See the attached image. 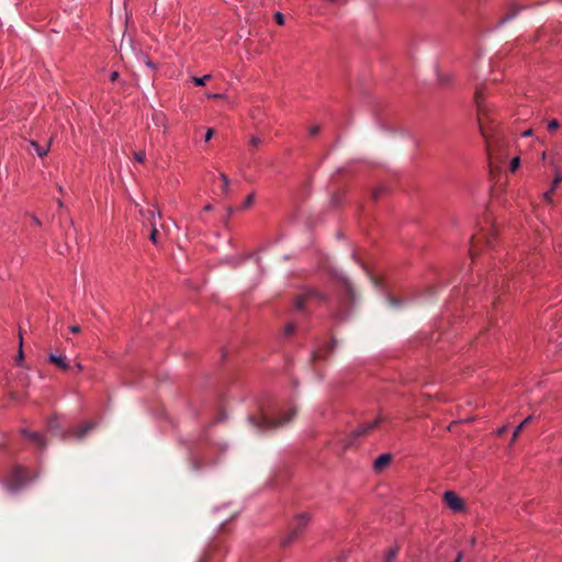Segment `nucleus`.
<instances>
[{
  "label": "nucleus",
  "mask_w": 562,
  "mask_h": 562,
  "mask_svg": "<svg viewBox=\"0 0 562 562\" xmlns=\"http://www.w3.org/2000/svg\"><path fill=\"white\" fill-rule=\"evenodd\" d=\"M295 413L296 411L292 408L284 418L274 420L262 414L260 417L249 416L248 420L257 431H266L289 423Z\"/></svg>",
  "instance_id": "nucleus-1"
},
{
  "label": "nucleus",
  "mask_w": 562,
  "mask_h": 562,
  "mask_svg": "<svg viewBox=\"0 0 562 562\" xmlns=\"http://www.w3.org/2000/svg\"><path fill=\"white\" fill-rule=\"evenodd\" d=\"M326 300V295L317 289L308 288L305 289L302 294L296 299L295 307L302 311L306 305L311 303H321Z\"/></svg>",
  "instance_id": "nucleus-2"
},
{
  "label": "nucleus",
  "mask_w": 562,
  "mask_h": 562,
  "mask_svg": "<svg viewBox=\"0 0 562 562\" xmlns=\"http://www.w3.org/2000/svg\"><path fill=\"white\" fill-rule=\"evenodd\" d=\"M483 94H484V87L483 86L477 87L475 89V94H474L475 104H476V108H477V120H479V124H480L481 134L484 137H486L485 131H484V126H483V120H484V116H485V108H484V103H483Z\"/></svg>",
  "instance_id": "nucleus-3"
},
{
  "label": "nucleus",
  "mask_w": 562,
  "mask_h": 562,
  "mask_svg": "<svg viewBox=\"0 0 562 562\" xmlns=\"http://www.w3.org/2000/svg\"><path fill=\"white\" fill-rule=\"evenodd\" d=\"M310 521V515L306 513H302L296 516L293 530L291 531L289 538L284 540V544L290 543L294 538L299 536V533L307 526Z\"/></svg>",
  "instance_id": "nucleus-4"
},
{
  "label": "nucleus",
  "mask_w": 562,
  "mask_h": 562,
  "mask_svg": "<svg viewBox=\"0 0 562 562\" xmlns=\"http://www.w3.org/2000/svg\"><path fill=\"white\" fill-rule=\"evenodd\" d=\"M310 521V515L306 513H302L296 516L293 530L291 531L289 538L284 540V544L290 543L294 538L299 536V533L307 526Z\"/></svg>",
  "instance_id": "nucleus-5"
},
{
  "label": "nucleus",
  "mask_w": 562,
  "mask_h": 562,
  "mask_svg": "<svg viewBox=\"0 0 562 562\" xmlns=\"http://www.w3.org/2000/svg\"><path fill=\"white\" fill-rule=\"evenodd\" d=\"M25 483V474L22 468H16L13 473V480L5 483V488L10 493H15Z\"/></svg>",
  "instance_id": "nucleus-6"
},
{
  "label": "nucleus",
  "mask_w": 562,
  "mask_h": 562,
  "mask_svg": "<svg viewBox=\"0 0 562 562\" xmlns=\"http://www.w3.org/2000/svg\"><path fill=\"white\" fill-rule=\"evenodd\" d=\"M443 499L449 508L453 512H461L464 507L463 501L453 491H446Z\"/></svg>",
  "instance_id": "nucleus-7"
},
{
  "label": "nucleus",
  "mask_w": 562,
  "mask_h": 562,
  "mask_svg": "<svg viewBox=\"0 0 562 562\" xmlns=\"http://www.w3.org/2000/svg\"><path fill=\"white\" fill-rule=\"evenodd\" d=\"M524 9V7L519 5L518 3H516L515 1H512L509 2L508 7H507V12L505 13V15L501 19L499 23L501 24H504L510 20H513L514 18H516L519 12Z\"/></svg>",
  "instance_id": "nucleus-8"
},
{
  "label": "nucleus",
  "mask_w": 562,
  "mask_h": 562,
  "mask_svg": "<svg viewBox=\"0 0 562 562\" xmlns=\"http://www.w3.org/2000/svg\"><path fill=\"white\" fill-rule=\"evenodd\" d=\"M383 422V418L381 416L376 417L375 419H373L372 422L370 423H366V424H362L360 425L355 431L353 434L356 436H361V435H364L367 432H369L370 430L376 428L381 423Z\"/></svg>",
  "instance_id": "nucleus-9"
},
{
  "label": "nucleus",
  "mask_w": 562,
  "mask_h": 562,
  "mask_svg": "<svg viewBox=\"0 0 562 562\" xmlns=\"http://www.w3.org/2000/svg\"><path fill=\"white\" fill-rule=\"evenodd\" d=\"M48 361L54 363L58 369L66 371L70 368L69 361L66 356L50 353L48 356Z\"/></svg>",
  "instance_id": "nucleus-10"
},
{
  "label": "nucleus",
  "mask_w": 562,
  "mask_h": 562,
  "mask_svg": "<svg viewBox=\"0 0 562 562\" xmlns=\"http://www.w3.org/2000/svg\"><path fill=\"white\" fill-rule=\"evenodd\" d=\"M29 145L41 158L47 156L49 153L50 142L47 145L42 146L36 140L30 139Z\"/></svg>",
  "instance_id": "nucleus-11"
},
{
  "label": "nucleus",
  "mask_w": 562,
  "mask_h": 562,
  "mask_svg": "<svg viewBox=\"0 0 562 562\" xmlns=\"http://www.w3.org/2000/svg\"><path fill=\"white\" fill-rule=\"evenodd\" d=\"M139 213L144 222L148 223L150 226H153V223H156L157 217L161 216L160 212L156 210H140Z\"/></svg>",
  "instance_id": "nucleus-12"
},
{
  "label": "nucleus",
  "mask_w": 562,
  "mask_h": 562,
  "mask_svg": "<svg viewBox=\"0 0 562 562\" xmlns=\"http://www.w3.org/2000/svg\"><path fill=\"white\" fill-rule=\"evenodd\" d=\"M153 121L157 126H160L164 128V133L168 130V120L165 113L162 112H155L153 114Z\"/></svg>",
  "instance_id": "nucleus-13"
},
{
  "label": "nucleus",
  "mask_w": 562,
  "mask_h": 562,
  "mask_svg": "<svg viewBox=\"0 0 562 562\" xmlns=\"http://www.w3.org/2000/svg\"><path fill=\"white\" fill-rule=\"evenodd\" d=\"M23 435L26 436L27 438H30L32 441H34L35 443H37L41 448H44L46 442H45V439H44V436L40 432H30L27 430H22Z\"/></svg>",
  "instance_id": "nucleus-14"
},
{
  "label": "nucleus",
  "mask_w": 562,
  "mask_h": 562,
  "mask_svg": "<svg viewBox=\"0 0 562 562\" xmlns=\"http://www.w3.org/2000/svg\"><path fill=\"white\" fill-rule=\"evenodd\" d=\"M220 179L222 181V186H221V195L226 199L229 194V189H231V180L224 173L222 172L220 175Z\"/></svg>",
  "instance_id": "nucleus-15"
},
{
  "label": "nucleus",
  "mask_w": 562,
  "mask_h": 562,
  "mask_svg": "<svg viewBox=\"0 0 562 562\" xmlns=\"http://www.w3.org/2000/svg\"><path fill=\"white\" fill-rule=\"evenodd\" d=\"M390 461H391V456L387 453H383L375 459L373 467L375 470H381L385 465H387L390 463Z\"/></svg>",
  "instance_id": "nucleus-16"
},
{
  "label": "nucleus",
  "mask_w": 562,
  "mask_h": 562,
  "mask_svg": "<svg viewBox=\"0 0 562 562\" xmlns=\"http://www.w3.org/2000/svg\"><path fill=\"white\" fill-rule=\"evenodd\" d=\"M93 428V424L91 423H86L83 424L81 427H78L74 430L72 435L78 438V439H81L86 436V434L91 430Z\"/></svg>",
  "instance_id": "nucleus-17"
},
{
  "label": "nucleus",
  "mask_w": 562,
  "mask_h": 562,
  "mask_svg": "<svg viewBox=\"0 0 562 562\" xmlns=\"http://www.w3.org/2000/svg\"><path fill=\"white\" fill-rule=\"evenodd\" d=\"M531 419H532V416H530V415H529V416H527V417H526V418H525V419H524V420H522V422H521V423H520V424L515 428V430H514V432H513V437H512V442H514V441L518 438V436H519L520 431H521V430H524V427H525L526 425H528V424L531 422Z\"/></svg>",
  "instance_id": "nucleus-18"
},
{
  "label": "nucleus",
  "mask_w": 562,
  "mask_h": 562,
  "mask_svg": "<svg viewBox=\"0 0 562 562\" xmlns=\"http://www.w3.org/2000/svg\"><path fill=\"white\" fill-rule=\"evenodd\" d=\"M157 237H158L157 225H156V223H153L151 231H150V234H149V239L155 245L158 243Z\"/></svg>",
  "instance_id": "nucleus-19"
},
{
  "label": "nucleus",
  "mask_w": 562,
  "mask_h": 562,
  "mask_svg": "<svg viewBox=\"0 0 562 562\" xmlns=\"http://www.w3.org/2000/svg\"><path fill=\"white\" fill-rule=\"evenodd\" d=\"M209 79H211V75H204L203 77H192V81L196 86H204Z\"/></svg>",
  "instance_id": "nucleus-20"
},
{
  "label": "nucleus",
  "mask_w": 562,
  "mask_h": 562,
  "mask_svg": "<svg viewBox=\"0 0 562 562\" xmlns=\"http://www.w3.org/2000/svg\"><path fill=\"white\" fill-rule=\"evenodd\" d=\"M560 182H562V172L555 171L554 179L551 184V191H554Z\"/></svg>",
  "instance_id": "nucleus-21"
},
{
  "label": "nucleus",
  "mask_w": 562,
  "mask_h": 562,
  "mask_svg": "<svg viewBox=\"0 0 562 562\" xmlns=\"http://www.w3.org/2000/svg\"><path fill=\"white\" fill-rule=\"evenodd\" d=\"M344 285H345L346 293L348 294L350 300L353 301L355 300V293H353V289H352L351 284L347 280H345L344 281Z\"/></svg>",
  "instance_id": "nucleus-22"
},
{
  "label": "nucleus",
  "mask_w": 562,
  "mask_h": 562,
  "mask_svg": "<svg viewBox=\"0 0 562 562\" xmlns=\"http://www.w3.org/2000/svg\"><path fill=\"white\" fill-rule=\"evenodd\" d=\"M22 344H23V339H22V336H20V347H19V352H18V356H16V363L18 364H22L23 359H24Z\"/></svg>",
  "instance_id": "nucleus-23"
},
{
  "label": "nucleus",
  "mask_w": 562,
  "mask_h": 562,
  "mask_svg": "<svg viewBox=\"0 0 562 562\" xmlns=\"http://www.w3.org/2000/svg\"><path fill=\"white\" fill-rule=\"evenodd\" d=\"M396 553V549L389 550L385 554L384 562H393L395 560Z\"/></svg>",
  "instance_id": "nucleus-24"
},
{
  "label": "nucleus",
  "mask_w": 562,
  "mask_h": 562,
  "mask_svg": "<svg viewBox=\"0 0 562 562\" xmlns=\"http://www.w3.org/2000/svg\"><path fill=\"white\" fill-rule=\"evenodd\" d=\"M520 166V159L519 157H515L512 159L510 164H509V169L512 172L516 171Z\"/></svg>",
  "instance_id": "nucleus-25"
},
{
  "label": "nucleus",
  "mask_w": 562,
  "mask_h": 562,
  "mask_svg": "<svg viewBox=\"0 0 562 562\" xmlns=\"http://www.w3.org/2000/svg\"><path fill=\"white\" fill-rule=\"evenodd\" d=\"M145 158H146V154H145V151H144V150H139V151H135V153H134V159H135L137 162H139V164L144 162V161H145Z\"/></svg>",
  "instance_id": "nucleus-26"
},
{
  "label": "nucleus",
  "mask_w": 562,
  "mask_h": 562,
  "mask_svg": "<svg viewBox=\"0 0 562 562\" xmlns=\"http://www.w3.org/2000/svg\"><path fill=\"white\" fill-rule=\"evenodd\" d=\"M559 126H560V123H559V121H558V120H555V119L550 120V121L548 122V130H549L550 132H554V131H557V130L559 128Z\"/></svg>",
  "instance_id": "nucleus-27"
},
{
  "label": "nucleus",
  "mask_w": 562,
  "mask_h": 562,
  "mask_svg": "<svg viewBox=\"0 0 562 562\" xmlns=\"http://www.w3.org/2000/svg\"><path fill=\"white\" fill-rule=\"evenodd\" d=\"M254 200H255V195H254V193L249 194V195L246 198V200H245V202H244V204H243V207H244V209H247V207L251 206V205H252V203H254Z\"/></svg>",
  "instance_id": "nucleus-28"
},
{
  "label": "nucleus",
  "mask_w": 562,
  "mask_h": 562,
  "mask_svg": "<svg viewBox=\"0 0 562 562\" xmlns=\"http://www.w3.org/2000/svg\"><path fill=\"white\" fill-rule=\"evenodd\" d=\"M274 20L279 25L284 24V15L281 12H276Z\"/></svg>",
  "instance_id": "nucleus-29"
},
{
  "label": "nucleus",
  "mask_w": 562,
  "mask_h": 562,
  "mask_svg": "<svg viewBox=\"0 0 562 562\" xmlns=\"http://www.w3.org/2000/svg\"><path fill=\"white\" fill-rule=\"evenodd\" d=\"M249 143L251 146L257 147L261 144V138L258 136H251Z\"/></svg>",
  "instance_id": "nucleus-30"
},
{
  "label": "nucleus",
  "mask_w": 562,
  "mask_h": 562,
  "mask_svg": "<svg viewBox=\"0 0 562 562\" xmlns=\"http://www.w3.org/2000/svg\"><path fill=\"white\" fill-rule=\"evenodd\" d=\"M295 330V326L293 324H288L284 326V334L292 335Z\"/></svg>",
  "instance_id": "nucleus-31"
},
{
  "label": "nucleus",
  "mask_w": 562,
  "mask_h": 562,
  "mask_svg": "<svg viewBox=\"0 0 562 562\" xmlns=\"http://www.w3.org/2000/svg\"><path fill=\"white\" fill-rule=\"evenodd\" d=\"M552 193H553V191H551V188H550L548 191H546V192L543 193V199H544L547 202H551V201H552V199H551Z\"/></svg>",
  "instance_id": "nucleus-32"
},
{
  "label": "nucleus",
  "mask_w": 562,
  "mask_h": 562,
  "mask_svg": "<svg viewBox=\"0 0 562 562\" xmlns=\"http://www.w3.org/2000/svg\"><path fill=\"white\" fill-rule=\"evenodd\" d=\"M213 136V130L209 128L205 133L204 140L209 142Z\"/></svg>",
  "instance_id": "nucleus-33"
},
{
  "label": "nucleus",
  "mask_w": 562,
  "mask_h": 562,
  "mask_svg": "<svg viewBox=\"0 0 562 562\" xmlns=\"http://www.w3.org/2000/svg\"><path fill=\"white\" fill-rule=\"evenodd\" d=\"M69 331L72 333V334H78L80 331V326L72 325V326L69 327Z\"/></svg>",
  "instance_id": "nucleus-34"
},
{
  "label": "nucleus",
  "mask_w": 562,
  "mask_h": 562,
  "mask_svg": "<svg viewBox=\"0 0 562 562\" xmlns=\"http://www.w3.org/2000/svg\"><path fill=\"white\" fill-rule=\"evenodd\" d=\"M318 131H319V127H318V126H313V127H311V130H310V134H311L312 136H315V135L318 133Z\"/></svg>",
  "instance_id": "nucleus-35"
},
{
  "label": "nucleus",
  "mask_w": 562,
  "mask_h": 562,
  "mask_svg": "<svg viewBox=\"0 0 562 562\" xmlns=\"http://www.w3.org/2000/svg\"><path fill=\"white\" fill-rule=\"evenodd\" d=\"M117 78H119V72L117 71H112L111 75H110V80L111 81H115Z\"/></svg>",
  "instance_id": "nucleus-36"
},
{
  "label": "nucleus",
  "mask_w": 562,
  "mask_h": 562,
  "mask_svg": "<svg viewBox=\"0 0 562 562\" xmlns=\"http://www.w3.org/2000/svg\"><path fill=\"white\" fill-rule=\"evenodd\" d=\"M507 430V426H503L501 427L498 430H497V435L498 436H502L503 434H505V431Z\"/></svg>",
  "instance_id": "nucleus-37"
},
{
  "label": "nucleus",
  "mask_w": 562,
  "mask_h": 562,
  "mask_svg": "<svg viewBox=\"0 0 562 562\" xmlns=\"http://www.w3.org/2000/svg\"><path fill=\"white\" fill-rule=\"evenodd\" d=\"M145 64L150 68H155V65L147 57H145Z\"/></svg>",
  "instance_id": "nucleus-38"
},
{
  "label": "nucleus",
  "mask_w": 562,
  "mask_h": 562,
  "mask_svg": "<svg viewBox=\"0 0 562 562\" xmlns=\"http://www.w3.org/2000/svg\"><path fill=\"white\" fill-rule=\"evenodd\" d=\"M75 368H76V370H77L78 372H81V371H82V369H83V367H82V364H81L80 362L76 363V364H75Z\"/></svg>",
  "instance_id": "nucleus-39"
},
{
  "label": "nucleus",
  "mask_w": 562,
  "mask_h": 562,
  "mask_svg": "<svg viewBox=\"0 0 562 562\" xmlns=\"http://www.w3.org/2000/svg\"><path fill=\"white\" fill-rule=\"evenodd\" d=\"M492 239H493V235H488V236H486V244H487L488 246H492Z\"/></svg>",
  "instance_id": "nucleus-40"
},
{
  "label": "nucleus",
  "mask_w": 562,
  "mask_h": 562,
  "mask_svg": "<svg viewBox=\"0 0 562 562\" xmlns=\"http://www.w3.org/2000/svg\"><path fill=\"white\" fill-rule=\"evenodd\" d=\"M381 193H382V189H379V190L374 191L373 195L375 199H378Z\"/></svg>",
  "instance_id": "nucleus-41"
},
{
  "label": "nucleus",
  "mask_w": 562,
  "mask_h": 562,
  "mask_svg": "<svg viewBox=\"0 0 562 562\" xmlns=\"http://www.w3.org/2000/svg\"><path fill=\"white\" fill-rule=\"evenodd\" d=\"M531 134H532V131H531V130H528V131H525V132L522 133V136H524V137H527V136H530Z\"/></svg>",
  "instance_id": "nucleus-42"
},
{
  "label": "nucleus",
  "mask_w": 562,
  "mask_h": 562,
  "mask_svg": "<svg viewBox=\"0 0 562 562\" xmlns=\"http://www.w3.org/2000/svg\"><path fill=\"white\" fill-rule=\"evenodd\" d=\"M461 560H462V553L460 552V553H458V557L454 562H461Z\"/></svg>",
  "instance_id": "nucleus-43"
},
{
  "label": "nucleus",
  "mask_w": 562,
  "mask_h": 562,
  "mask_svg": "<svg viewBox=\"0 0 562 562\" xmlns=\"http://www.w3.org/2000/svg\"><path fill=\"white\" fill-rule=\"evenodd\" d=\"M212 209H213V207H212V205H211V204H206V205L204 206V211H211Z\"/></svg>",
  "instance_id": "nucleus-44"
},
{
  "label": "nucleus",
  "mask_w": 562,
  "mask_h": 562,
  "mask_svg": "<svg viewBox=\"0 0 562 562\" xmlns=\"http://www.w3.org/2000/svg\"><path fill=\"white\" fill-rule=\"evenodd\" d=\"M221 95L217 94V93H214V94H209L207 98H220Z\"/></svg>",
  "instance_id": "nucleus-45"
},
{
  "label": "nucleus",
  "mask_w": 562,
  "mask_h": 562,
  "mask_svg": "<svg viewBox=\"0 0 562 562\" xmlns=\"http://www.w3.org/2000/svg\"><path fill=\"white\" fill-rule=\"evenodd\" d=\"M470 254H471V256H472V257H474V256H475V254H474V246H472V247H471V249H470Z\"/></svg>",
  "instance_id": "nucleus-46"
},
{
  "label": "nucleus",
  "mask_w": 562,
  "mask_h": 562,
  "mask_svg": "<svg viewBox=\"0 0 562 562\" xmlns=\"http://www.w3.org/2000/svg\"><path fill=\"white\" fill-rule=\"evenodd\" d=\"M34 223H36L37 225H40V221L34 218Z\"/></svg>",
  "instance_id": "nucleus-47"
},
{
  "label": "nucleus",
  "mask_w": 562,
  "mask_h": 562,
  "mask_svg": "<svg viewBox=\"0 0 562 562\" xmlns=\"http://www.w3.org/2000/svg\"><path fill=\"white\" fill-rule=\"evenodd\" d=\"M560 462L562 463V459L560 460Z\"/></svg>",
  "instance_id": "nucleus-48"
}]
</instances>
